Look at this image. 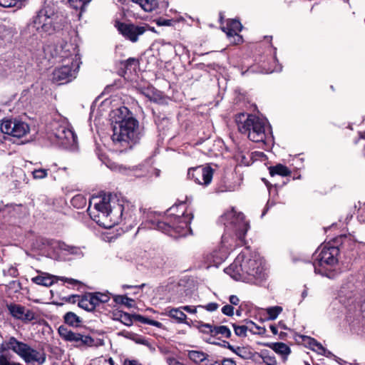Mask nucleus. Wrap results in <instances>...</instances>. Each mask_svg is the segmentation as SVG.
<instances>
[{"mask_svg": "<svg viewBox=\"0 0 365 365\" xmlns=\"http://www.w3.org/2000/svg\"><path fill=\"white\" fill-rule=\"evenodd\" d=\"M230 350L232 351L236 355L243 359H250L252 356V352L245 347H237L235 349L230 345Z\"/></svg>", "mask_w": 365, "mask_h": 365, "instance_id": "obj_34", "label": "nucleus"}, {"mask_svg": "<svg viewBox=\"0 0 365 365\" xmlns=\"http://www.w3.org/2000/svg\"><path fill=\"white\" fill-rule=\"evenodd\" d=\"M221 336L228 337V328L226 326H212L211 336L207 341L211 344L226 347L227 341L221 340Z\"/></svg>", "mask_w": 365, "mask_h": 365, "instance_id": "obj_19", "label": "nucleus"}, {"mask_svg": "<svg viewBox=\"0 0 365 365\" xmlns=\"http://www.w3.org/2000/svg\"><path fill=\"white\" fill-rule=\"evenodd\" d=\"M113 118L114 125L112 140L114 143L124 145L130 142L135 143L139 140L138 122L130 115L126 107L123 106L114 110Z\"/></svg>", "mask_w": 365, "mask_h": 365, "instance_id": "obj_3", "label": "nucleus"}, {"mask_svg": "<svg viewBox=\"0 0 365 365\" xmlns=\"http://www.w3.org/2000/svg\"><path fill=\"white\" fill-rule=\"evenodd\" d=\"M234 315H236L237 317H240L242 315V309L240 306L237 308H235L230 305V317H232Z\"/></svg>", "mask_w": 365, "mask_h": 365, "instance_id": "obj_46", "label": "nucleus"}, {"mask_svg": "<svg viewBox=\"0 0 365 365\" xmlns=\"http://www.w3.org/2000/svg\"><path fill=\"white\" fill-rule=\"evenodd\" d=\"M133 317H134V319H135L141 323L145 324H149L150 319L144 317L139 314H134Z\"/></svg>", "mask_w": 365, "mask_h": 365, "instance_id": "obj_50", "label": "nucleus"}, {"mask_svg": "<svg viewBox=\"0 0 365 365\" xmlns=\"http://www.w3.org/2000/svg\"><path fill=\"white\" fill-rule=\"evenodd\" d=\"M268 319L269 320H274L278 315L282 312V308L279 306L270 307L266 309Z\"/></svg>", "mask_w": 365, "mask_h": 365, "instance_id": "obj_36", "label": "nucleus"}, {"mask_svg": "<svg viewBox=\"0 0 365 365\" xmlns=\"http://www.w3.org/2000/svg\"><path fill=\"white\" fill-rule=\"evenodd\" d=\"M199 329L200 331L206 334H210L211 335V331L212 330V325L210 324L201 323L199 326Z\"/></svg>", "mask_w": 365, "mask_h": 365, "instance_id": "obj_45", "label": "nucleus"}, {"mask_svg": "<svg viewBox=\"0 0 365 365\" xmlns=\"http://www.w3.org/2000/svg\"><path fill=\"white\" fill-rule=\"evenodd\" d=\"M197 307L200 309H205L208 312H214L218 309L219 304L217 303H215V302H211V303L207 304L205 306L199 305V306H197Z\"/></svg>", "mask_w": 365, "mask_h": 365, "instance_id": "obj_43", "label": "nucleus"}, {"mask_svg": "<svg viewBox=\"0 0 365 365\" xmlns=\"http://www.w3.org/2000/svg\"><path fill=\"white\" fill-rule=\"evenodd\" d=\"M0 365H22L20 363L9 361L4 356L0 355Z\"/></svg>", "mask_w": 365, "mask_h": 365, "instance_id": "obj_49", "label": "nucleus"}, {"mask_svg": "<svg viewBox=\"0 0 365 365\" xmlns=\"http://www.w3.org/2000/svg\"><path fill=\"white\" fill-rule=\"evenodd\" d=\"M19 2V0H0V6L8 8L15 6Z\"/></svg>", "mask_w": 365, "mask_h": 365, "instance_id": "obj_44", "label": "nucleus"}, {"mask_svg": "<svg viewBox=\"0 0 365 365\" xmlns=\"http://www.w3.org/2000/svg\"><path fill=\"white\" fill-rule=\"evenodd\" d=\"M79 67L63 63L62 66L54 69L52 73V81L58 84H64L71 81L76 77Z\"/></svg>", "mask_w": 365, "mask_h": 365, "instance_id": "obj_16", "label": "nucleus"}, {"mask_svg": "<svg viewBox=\"0 0 365 365\" xmlns=\"http://www.w3.org/2000/svg\"><path fill=\"white\" fill-rule=\"evenodd\" d=\"M56 19L57 15L54 9L46 4L37 11L21 34L25 38L35 39L51 35L56 31Z\"/></svg>", "mask_w": 365, "mask_h": 365, "instance_id": "obj_4", "label": "nucleus"}, {"mask_svg": "<svg viewBox=\"0 0 365 365\" xmlns=\"http://www.w3.org/2000/svg\"><path fill=\"white\" fill-rule=\"evenodd\" d=\"M303 341L307 343L311 349L317 352L318 354L328 356L331 353L327 351L320 343H319L317 340L309 336H302Z\"/></svg>", "mask_w": 365, "mask_h": 365, "instance_id": "obj_23", "label": "nucleus"}, {"mask_svg": "<svg viewBox=\"0 0 365 365\" xmlns=\"http://www.w3.org/2000/svg\"><path fill=\"white\" fill-rule=\"evenodd\" d=\"M51 170L50 168L45 169V168H38V169H34L32 171V175L34 179L36 180H41L48 176V171Z\"/></svg>", "mask_w": 365, "mask_h": 365, "instance_id": "obj_38", "label": "nucleus"}, {"mask_svg": "<svg viewBox=\"0 0 365 365\" xmlns=\"http://www.w3.org/2000/svg\"><path fill=\"white\" fill-rule=\"evenodd\" d=\"M58 331L63 339L75 343L76 346H91L94 344L91 336L74 332L63 325L60 326Z\"/></svg>", "mask_w": 365, "mask_h": 365, "instance_id": "obj_13", "label": "nucleus"}, {"mask_svg": "<svg viewBox=\"0 0 365 365\" xmlns=\"http://www.w3.org/2000/svg\"><path fill=\"white\" fill-rule=\"evenodd\" d=\"M124 365H141L138 361L133 360V361H125Z\"/></svg>", "mask_w": 365, "mask_h": 365, "instance_id": "obj_60", "label": "nucleus"}, {"mask_svg": "<svg viewBox=\"0 0 365 365\" xmlns=\"http://www.w3.org/2000/svg\"><path fill=\"white\" fill-rule=\"evenodd\" d=\"M282 71V66L280 65H276L274 68H268L266 70V73L279 72Z\"/></svg>", "mask_w": 365, "mask_h": 365, "instance_id": "obj_57", "label": "nucleus"}, {"mask_svg": "<svg viewBox=\"0 0 365 365\" xmlns=\"http://www.w3.org/2000/svg\"><path fill=\"white\" fill-rule=\"evenodd\" d=\"M222 312L225 315H228V304H226L222 308Z\"/></svg>", "mask_w": 365, "mask_h": 365, "instance_id": "obj_62", "label": "nucleus"}, {"mask_svg": "<svg viewBox=\"0 0 365 365\" xmlns=\"http://www.w3.org/2000/svg\"><path fill=\"white\" fill-rule=\"evenodd\" d=\"M181 309V307L170 309L168 311V315L171 318L176 319L178 322L182 323L185 321L187 317Z\"/></svg>", "mask_w": 365, "mask_h": 365, "instance_id": "obj_31", "label": "nucleus"}, {"mask_svg": "<svg viewBox=\"0 0 365 365\" xmlns=\"http://www.w3.org/2000/svg\"><path fill=\"white\" fill-rule=\"evenodd\" d=\"M32 281L36 284L42 285L44 287H50L54 282L53 276L48 274L38 275L32 278Z\"/></svg>", "mask_w": 365, "mask_h": 365, "instance_id": "obj_29", "label": "nucleus"}, {"mask_svg": "<svg viewBox=\"0 0 365 365\" xmlns=\"http://www.w3.org/2000/svg\"><path fill=\"white\" fill-rule=\"evenodd\" d=\"M6 345L8 349H11L17 354L26 363L37 362L42 364L46 360L44 353L32 349L27 344L18 341L14 336L9 339Z\"/></svg>", "mask_w": 365, "mask_h": 365, "instance_id": "obj_9", "label": "nucleus"}, {"mask_svg": "<svg viewBox=\"0 0 365 365\" xmlns=\"http://www.w3.org/2000/svg\"><path fill=\"white\" fill-rule=\"evenodd\" d=\"M156 23L158 26H170L173 25V20L160 18Z\"/></svg>", "mask_w": 365, "mask_h": 365, "instance_id": "obj_47", "label": "nucleus"}, {"mask_svg": "<svg viewBox=\"0 0 365 365\" xmlns=\"http://www.w3.org/2000/svg\"><path fill=\"white\" fill-rule=\"evenodd\" d=\"M242 29V25L237 19H230V45H237L243 42L242 36L239 32Z\"/></svg>", "mask_w": 365, "mask_h": 365, "instance_id": "obj_20", "label": "nucleus"}, {"mask_svg": "<svg viewBox=\"0 0 365 365\" xmlns=\"http://www.w3.org/2000/svg\"><path fill=\"white\" fill-rule=\"evenodd\" d=\"M33 247L38 250H42L46 247H51L52 248H58L60 250L71 255H78L81 254V250L77 247L71 246L64 242L54 241L44 237L36 238L35 242L33 244Z\"/></svg>", "mask_w": 365, "mask_h": 365, "instance_id": "obj_14", "label": "nucleus"}, {"mask_svg": "<svg viewBox=\"0 0 365 365\" xmlns=\"http://www.w3.org/2000/svg\"><path fill=\"white\" fill-rule=\"evenodd\" d=\"M227 257V251H215L212 255V266L218 267Z\"/></svg>", "mask_w": 365, "mask_h": 365, "instance_id": "obj_32", "label": "nucleus"}, {"mask_svg": "<svg viewBox=\"0 0 365 365\" xmlns=\"http://www.w3.org/2000/svg\"><path fill=\"white\" fill-rule=\"evenodd\" d=\"M265 275L264 259L257 253L243 251L230 264V277L236 281L257 283Z\"/></svg>", "mask_w": 365, "mask_h": 365, "instance_id": "obj_2", "label": "nucleus"}, {"mask_svg": "<svg viewBox=\"0 0 365 365\" xmlns=\"http://www.w3.org/2000/svg\"><path fill=\"white\" fill-rule=\"evenodd\" d=\"M71 204L77 209L83 208L86 205V199L82 195H76L72 197Z\"/></svg>", "mask_w": 365, "mask_h": 365, "instance_id": "obj_35", "label": "nucleus"}, {"mask_svg": "<svg viewBox=\"0 0 365 365\" xmlns=\"http://www.w3.org/2000/svg\"><path fill=\"white\" fill-rule=\"evenodd\" d=\"M213 169L210 166H197L187 171V178L195 183L207 186L212 182Z\"/></svg>", "mask_w": 365, "mask_h": 365, "instance_id": "obj_15", "label": "nucleus"}, {"mask_svg": "<svg viewBox=\"0 0 365 365\" xmlns=\"http://www.w3.org/2000/svg\"><path fill=\"white\" fill-rule=\"evenodd\" d=\"M269 328L273 334L276 335L278 334V329L274 325H271Z\"/></svg>", "mask_w": 365, "mask_h": 365, "instance_id": "obj_61", "label": "nucleus"}, {"mask_svg": "<svg viewBox=\"0 0 365 365\" xmlns=\"http://www.w3.org/2000/svg\"><path fill=\"white\" fill-rule=\"evenodd\" d=\"M50 138H55L57 143L68 146L76 142V136L74 132L65 122L54 120L51 123Z\"/></svg>", "mask_w": 365, "mask_h": 365, "instance_id": "obj_11", "label": "nucleus"}, {"mask_svg": "<svg viewBox=\"0 0 365 365\" xmlns=\"http://www.w3.org/2000/svg\"><path fill=\"white\" fill-rule=\"evenodd\" d=\"M228 222V214L227 212H225L217 220V224L218 226H221L223 227L224 233L222 235V241L221 244L222 248L226 250V243L227 237L226 236V230H227V223Z\"/></svg>", "mask_w": 365, "mask_h": 365, "instance_id": "obj_27", "label": "nucleus"}, {"mask_svg": "<svg viewBox=\"0 0 365 365\" xmlns=\"http://www.w3.org/2000/svg\"><path fill=\"white\" fill-rule=\"evenodd\" d=\"M339 249L334 246H322L317 249L313 255V267L316 274L334 279L336 272L333 268L336 264Z\"/></svg>", "mask_w": 365, "mask_h": 365, "instance_id": "obj_6", "label": "nucleus"}, {"mask_svg": "<svg viewBox=\"0 0 365 365\" xmlns=\"http://www.w3.org/2000/svg\"><path fill=\"white\" fill-rule=\"evenodd\" d=\"M269 173L272 176L274 175H279L284 177L290 175L291 171L287 167L282 164H278L275 166L269 168Z\"/></svg>", "mask_w": 365, "mask_h": 365, "instance_id": "obj_30", "label": "nucleus"}, {"mask_svg": "<svg viewBox=\"0 0 365 365\" xmlns=\"http://www.w3.org/2000/svg\"><path fill=\"white\" fill-rule=\"evenodd\" d=\"M63 319L66 324L74 327H79L82 322V319L72 312L66 313Z\"/></svg>", "mask_w": 365, "mask_h": 365, "instance_id": "obj_28", "label": "nucleus"}, {"mask_svg": "<svg viewBox=\"0 0 365 365\" xmlns=\"http://www.w3.org/2000/svg\"><path fill=\"white\" fill-rule=\"evenodd\" d=\"M187 356L190 360L197 364L202 362L207 356L205 353L195 350L189 351Z\"/></svg>", "mask_w": 365, "mask_h": 365, "instance_id": "obj_33", "label": "nucleus"}, {"mask_svg": "<svg viewBox=\"0 0 365 365\" xmlns=\"http://www.w3.org/2000/svg\"><path fill=\"white\" fill-rule=\"evenodd\" d=\"M250 221L246 219L245 215L237 212L235 208L230 210V231L235 236L238 245H245V238L250 230Z\"/></svg>", "mask_w": 365, "mask_h": 365, "instance_id": "obj_10", "label": "nucleus"}, {"mask_svg": "<svg viewBox=\"0 0 365 365\" xmlns=\"http://www.w3.org/2000/svg\"><path fill=\"white\" fill-rule=\"evenodd\" d=\"M78 304L79 307L92 312L97 307V301L93 293H88L82 297Z\"/></svg>", "mask_w": 365, "mask_h": 365, "instance_id": "obj_22", "label": "nucleus"}, {"mask_svg": "<svg viewBox=\"0 0 365 365\" xmlns=\"http://www.w3.org/2000/svg\"><path fill=\"white\" fill-rule=\"evenodd\" d=\"M232 327L237 336L244 337L247 335V331L250 327V324L247 327L245 325H236L235 324H232Z\"/></svg>", "mask_w": 365, "mask_h": 365, "instance_id": "obj_39", "label": "nucleus"}, {"mask_svg": "<svg viewBox=\"0 0 365 365\" xmlns=\"http://www.w3.org/2000/svg\"><path fill=\"white\" fill-rule=\"evenodd\" d=\"M168 365H183L182 363L178 361L175 358L168 357L166 359Z\"/></svg>", "mask_w": 365, "mask_h": 365, "instance_id": "obj_53", "label": "nucleus"}, {"mask_svg": "<svg viewBox=\"0 0 365 365\" xmlns=\"http://www.w3.org/2000/svg\"><path fill=\"white\" fill-rule=\"evenodd\" d=\"M239 131L246 134L254 142H264L271 134V128L267 119L255 115L240 113L235 117Z\"/></svg>", "mask_w": 365, "mask_h": 365, "instance_id": "obj_5", "label": "nucleus"}, {"mask_svg": "<svg viewBox=\"0 0 365 365\" xmlns=\"http://www.w3.org/2000/svg\"><path fill=\"white\" fill-rule=\"evenodd\" d=\"M176 207H172L167 211V216L163 221L153 222L152 228L158 230L172 237H176L175 233L184 235L183 230L187 228V222L183 221L184 217L174 215L172 211Z\"/></svg>", "mask_w": 365, "mask_h": 365, "instance_id": "obj_8", "label": "nucleus"}, {"mask_svg": "<svg viewBox=\"0 0 365 365\" xmlns=\"http://www.w3.org/2000/svg\"><path fill=\"white\" fill-rule=\"evenodd\" d=\"M143 94L150 101L155 103H161L164 100L162 93L154 88H148L143 91Z\"/></svg>", "mask_w": 365, "mask_h": 365, "instance_id": "obj_25", "label": "nucleus"}, {"mask_svg": "<svg viewBox=\"0 0 365 365\" xmlns=\"http://www.w3.org/2000/svg\"><path fill=\"white\" fill-rule=\"evenodd\" d=\"M44 52L50 53L53 58H58L63 63L76 67L80 66L78 49L73 43L62 41L56 45H48L44 48Z\"/></svg>", "mask_w": 365, "mask_h": 365, "instance_id": "obj_7", "label": "nucleus"}, {"mask_svg": "<svg viewBox=\"0 0 365 365\" xmlns=\"http://www.w3.org/2000/svg\"><path fill=\"white\" fill-rule=\"evenodd\" d=\"M91 217L100 226L110 229L118 224L123 216V206L115 195L104 193L93 197L88 209Z\"/></svg>", "mask_w": 365, "mask_h": 365, "instance_id": "obj_1", "label": "nucleus"}, {"mask_svg": "<svg viewBox=\"0 0 365 365\" xmlns=\"http://www.w3.org/2000/svg\"><path fill=\"white\" fill-rule=\"evenodd\" d=\"M355 296L354 285L352 283H347L341 286L339 292V302L345 305L352 302Z\"/></svg>", "mask_w": 365, "mask_h": 365, "instance_id": "obj_21", "label": "nucleus"}, {"mask_svg": "<svg viewBox=\"0 0 365 365\" xmlns=\"http://www.w3.org/2000/svg\"><path fill=\"white\" fill-rule=\"evenodd\" d=\"M136 62L135 58H129L127 59L124 63V66L126 69H129V68L133 65L135 64Z\"/></svg>", "mask_w": 365, "mask_h": 365, "instance_id": "obj_52", "label": "nucleus"}, {"mask_svg": "<svg viewBox=\"0 0 365 365\" xmlns=\"http://www.w3.org/2000/svg\"><path fill=\"white\" fill-rule=\"evenodd\" d=\"M91 0H68V1L73 4V6L76 8L82 6L90 2Z\"/></svg>", "mask_w": 365, "mask_h": 365, "instance_id": "obj_48", "label": "nucleus"}, {"mask_svg": "<svg viewBox=\"0 0 365 365\" xmlns=\"http://www.w3.org/2000/svg\"><path fill=\"white\" fill-rule=\"evenodd\" d=\"M114 301L118 304H124L127 307H129V308L133 307V300L130 298H128L126 296H123V295L115 296Z\"/></svg>", "mask_w": 365, "mask_h": 365, "instance_id": "obj_37", "label": "nucleus"}, {"mask_svg": "<svg viewBox=\"0 0 365 365\" xmlns=\"http://www.w3.org/2000/svg\"><path fill=\"white\" fill-rule=\"evenodd\" d=\"M149 325H152L158 328H161L163 326L162 323L153 319H150Z\"/></svg>", "mask_w": 365, "mask_h": 365, "instance_id": "obj_58", "label": "nucleus"}, {"mask_svg": "<svg viewBox=\"0 0 365 365\" xmlns=\"http://www.w3.org/2000/svg\"><path fill=\"white\" fill-rule=\"evenodd\" d=\"M230 365H237L236 361L233 359H230Z\"/></svg>", "mask_w": 365, "mask_h": 365, "instance_id": "obj_64", "label": "nucleus"}, {"mask_svg": "<svg viewBox=\"0 0 365 365\" xmlns=\"http://www.w3.org/2000/svg\"><path fill=\"white\" fill-rule=\"evenodd\" d=\"M63 280L71 284H77L80 283L79 281L71 278H63Z\"/></svg>", "mask_w": 365, "mask_h": 365, "instance_id": "obj_59", "label": "nucleus"}, {"mask_svg": "<svg viewBox=\"0 0 365 365\" xmlns=\"http://www.w3.org/2000/svg\"><path fill=\"white\" fill-rule=\"evenodd\" d=\"M228 24H227V26H222L221 29L222 31H224L227 36H228Z\"/></svg>", "mask_w": 365, "mask_h": 365, "instance_id": "obj_63", "label": "nucleus"}, {"mask_svg": "<svg viewBox=\"0 0 365 365\" xmlns=\"http://www.w3.org/2000/svg\"><path fill=\"white\" fill-rule=\"evenodd\" d=\"M6 308L12 317L24 324H28L37 318L36 314L32 310L19 304H7Z\"/></svg>", "mask_w": 365, "mask_h": 365, "instance_id": "obj_18", "label": "nucleus"}, {"mask_svg": "<svg viewBox=\"0 0 365 365\" xmlns=\"http://www.w3.org/2000/svg\"><path fill=\"white\" fill-rule=\"evenodd\" d=\"M250 327L249 328V329L251 331H252L253 333L258 334H264L265 333L266 330L264 328L257 326L252 322H250Z\"/></svg>", "mask_w": 365, "mask_h": 365, "instance_id": "obj_42", "label": "nucleus"}, {"mask_svg": "<svg viewBox=\"0 0 365 365\" xmlns=\"http://www.w3.org/2000/svg\"><path fill=\"white\" fill-rule=\"evenodd\" d=\"M181 309L189 312V313H197V309H199L197 307H192V306H184L181 307Z\"/></svg>", "mask_w": 365, "mask_h": 365, "instance_id": "obj_51", "label": "nucleus"}, {"mask_svg": "<svg viewBox=\"0 0 365 365\" xmlns=\"http://www.w3.org/2000/svg\"><path fill=\"white\" fill-rule=\"evenodd\" d=\"M133 315L126 312H121L119 314L120 321L126 326H131L133 324Z\"/></svg>", "mask_w": 365, "mask_h": 365, "instance_id": "obj_40", "label": "nucleus"}, {"mask_svg": "<svg viewBox=\"0 0 365 365\" xmlns=\"http://www.w3.org/2000/svg\"><path fill=\"white\" fill-rule=\"evenodd\" d=\"M2 133L16 138H21L29 132V125L20 120L6 119L2 120L0 126Z\"/></svg>", "mask_w": 365, "mask_h": 365, "instance_id": "obj_12", "label": "nucleus"}, {"mask_svg": "<svg viewBox=\"0 0 365 365\" xmlns=\"http://www.w3.org/2000/svg\"><path fill=\"white\" fill-rule=\"evenodd\" d=\"M123 3L127 1H132L138 4L145 11H152L157 6L158 2L156 0H120Z\"/></svg>", "mask_w": 365, "mask_h": 365, "instance_id": "obj_24", "label": "nucleus"}, {"mask_svg": "<svg viewBox=\"0 0 365 365\" xmlns=\"http://www.w3.org/2000/svg\"><path fill=\"white\" fill-rule=\"evenodd\" d=\"M180 217H184V219L182 220L183 221H186L187 222V226H189V224L190 222V220L191 219H192V217H193V215H191V217L190 218H188V215H185L184 212H182V215H180ZM187 229H188V227H187V228H185V230H183V232H184V235H185L186 233V230Z\"/></svg>", "mask_w": 365, "mask_h": 365, "instance_id": "obj_55", "label": "nucleus"}, {"mask_svg": "<svg viewBox=\"0 0 365 365\" xmlns=\"http://www.w3.org/2000/svg\"><path fill=\"white\" fill-rule=\"evenodd\" d=\"M180 217H184V219L182 220L183 221H186L187 222V226H189V224L190 222V220L191 219H192V217H193V215H191V217L190 218H188V215H185L184 212H182V215H180ZM187 229H188V227H187V228H185V230H183V232H184V235H185L186 233V230Z\"/></svg>", "mask_w": 365, "mask_h": 365, "instance_id": "obj_54", "label": "nucleus"}, {"mask_svg": "<svg viewBox=\"0 0 365 365\" xmlns=\"http://www.w3.org/2000/svg\"><path fill=\"white\" fill-rule=\"evenodd\" d=\"M240 302V299L237 296L232 295L230 296V303L232 305H238Z\"/></svg>", "mask_w": 365, "mask_h": 365, "instance_id": "obj_56", "label": "nucleus"}, {"mask_svg": "<svg viewBox=\"0 0 365 365\" xmlns=\"http://www.w3.org/2000/svg\"><path fill=\"white\" fill-rule=\"evenodd\" d=\"M269 347L284 358H287L291 353L290 348L283 342L272 343L269 345Z\"/></svg>", "mask_w": 365, "mask_h": 365, "instance_id": "obj_26", "label": "nucleus"}, {"mask_svg": "<svg viewBox=\"0 0 365 365\" xmlns=\"http://www.w3.org/2000/svg\"><path fill=\"white\" fill-rule=\"evenodd\" d=\"M93 294L97 301V306H98L101 303L108 302L110 299V297L107 294L101 293V292H95V293H93Z\"/></svg>", "mask_w": 365, "mask_h": 365, "instance_id": "obj_41", "label": "nucleus"}, {"mask_svg": "<svg viewBox=\"0 0 365 365\" xmlns=\"http://www.w3.org/2000/svg\"><path fill=\"white\" fill-rule=\"evenodd\" d=\"M118 30L132 42H136L138 36L143 34L148 30L154 31V29L147 24L135 26L131 24L118 23Z\"/></svg>", "mask_w": 365, "mask_h": 365, "instance_id": "obj_17", "label": "nucleus"}]
</instances>
